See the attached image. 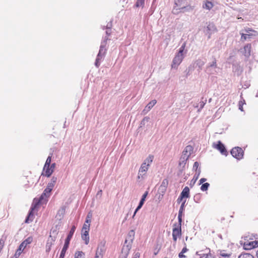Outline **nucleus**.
Masks as SVG:
<instances>
[{
  "instance_id": "nucleus-1",
  "label": "nucleus",
  "mask_w": 258,
  "mask_h": 258,
  "mask_svg": "<svg viewBox=\"0 0 258 258\" xmlns=\"http://www.w3.org/2000/svg\"><path fill=\"white\" fill-rule=\"evenodd\" d=\"M154 159V156L149 155L144 161L143 163L141 164V167L139 170L138 174V179H143L145 178L146 173L148 170L149 167L151 165Z\"/></svg>"
},
{
  "instance_id": "nucleus-2",
  "label": "nucleus",
  "mask_w": 258,
  "mask_h": 258,
  "mask_svg": "<svg viewBox=\"0 0 258 258\" xmlns=\"http://www.w3.org/2000/svg\"><path fill=\"white\" fill-rule=\"evenodd\" d=\"M49 195L44 192H43L38 200L36 199H34V202H36L35 205L34 207L32 206V207L31 208V211L29 212V214L25 220L26 223H29V220H30L31 221L33 220V214L32 213V211L35 209V206L37 204H45L47 202L48 198L49 197Z\"/></svg>"
},
{
  "instance_id": "nucleus-3",
  "label": "nucleus",
  "mask_w": 258,
  "mask_h": 258,
  "mask_svg": "<svg viewBox=\"0 0 258 258\" xmlns=\"http://www.w3.org/2000/svg\"><path fill=\"white\" fill-rule=\"evenodd\" d=\"M241 35V41H250L252 39L254 38L258 33L255 30L249 28H245L240 32Z\"/></svg>"
},
{
  "instance_id": "nucleus-4",
  "label": "nucleus",
  "mask_w": 258,
  "mask_h": 258,
  "mask_svg": "<svg viewBox=\"0 0 258 258\" xmlns=\"http://www.w3.org/2000/svg\"><path fill=\"white\" fill-rule=\"evenodd\" d=\"M185 47V43H184L181 46L178 52L176 54L175 57H174V58L173 59L172 63L171 64L172 68L177 69L178 66L182 62V61L184 58L183 52L184 50Z\"/></svg>"
},
{
  "instance_id": "nucleus-5",
  "label": "nucleus",
  "mask_w": 258,
  "mask_h": 258,
  "mask_svg": "<svg viewBox=\"0 0 258 258\" xmlns=\"http://www.w3.org/2000/svg\"><path fill=\"white\" fill-rule=\"evenodd\" d=\"M108 40V38L107 37H105L104 40L103 42H101L99 53L97 56V58L96 59V61L95 62V65L96 67L98 68L100 64V61L102 59H103L106 49L105 48V45L106 44V41Z\"/></svg>"
},
{
  "instance_id": "nucleus-6",
  "label": "nucleus",
  "mask_w": 258,
  "mask_h": 258,
  "mask_svg": "<svg viewBox=\"0 0 258 258\" xmlns=\"http://www.w3.org/2000/svg\"><path fill=\"white\" fill-rule=\"evenodd\" d=\"M33 238L32 237H29L23 241L21 244L19 245L18 249L15 252L14 257L15 258H18L23 250L25 248L27 245L32 242Z\"/></svg>"
},
{
  "instance_id": "nucleus-7",
  "label": "nucleus",
  "mask_w": 258,
  "mask_h": 258,
  "mask_svg": "<svg viewBox=\"0 0 258 258\" xmlns=\"http://www.w3.org/2000/svg\"><path fill=\"white\" fill-rule=\"evenodd\" d=\"M218 70L219 68L217 67L216 59L214 58L213 61L207 66L205 71L208 74L214 75L218 73Z\"/></svg>"
},
{
  "instance_id": "nucleus-8",
  "label": "nucleus",
  "mask_w": 258,
  "mask_h": 258,
  "mask_svg": "<svg viewBox=\"0 0 258 258\" xmlns=\"http://www.w3.org/2000/svg\"><path fill=\"white\" fill-rule=\"evenodd\" d=\"M231 154L233 157L239 160L243 158V151L240 147H234L231 150Z\"/></svg>"
},
{
  "instance_id": "nucleus-9",
  "label": "nucleus",
  "mask_w": 258,
  "mask_h": 258,
  "mask_svg": "<svg viewBox=\"0 0 258 258\" xmlns=\"http://www.w3.org/2000/svg\"><path fill=\"white\" fill-rule=\"evenodd\" d=\"M185 4V0H175V6L172 10V13L174 14H178L179 13V10Z\"/></svg>"
},
{
  "instance_id": "nucleus-10",
  "label": "nucleus",
  "mask_w": 258,
  "mask_h": 258,
  "mask_svg": "<svg viewBox=\"0 0 258 258\" xmlns=\"http://www.w3.org/2000/svg\"><path fill=\"white\" fill-rule=\"evenodd\" d=\"M216 3V0H204L203 4V8L210 11Z\"/></svg>"
},
{
  "instance_id": "nucleus-11",
  "label": "nucleus",
  "mask_w": 258,
  "mask_h": 258,
  "mask_svg": "<svg viewBox=\"0 0 258 258\" xmlns=\"http://www.w3.org/2000/svg\"><path fill=\"white\" fill-rule=\"evenodd\" d=\"M213 147L218 150L222 154L226 155L227 152L224 145L220 142L218 141L217 144L213 143Z\"/></svg>"
},
{
  "instance_id": "nucleus-12",
  "label": "nucleus",
  "mask_w": 258,
  "mask_h": 258,
  "mask_svg": "<svg viewBox=\"0 0 258 258\" xmlns=\"http://www.w3.org/2000/svg\"><path fill=\"white\" fill-rule=\"evenodd\" d=\"M105 243V241H102L98 244L96 252L97 254L103 255L106 250Z\"/></svg>"
},
{
  "instance_id": "nucleus-13",
  "label": "nucleus",
  "mask_w": 258,
  "mask_h": 258,
  "mask_svg": "<svg viewBox=\"0 0 258 258\" xmlns=\"http://www.w3.org/2000/svg\"><path fill=\"white\" fill-rule=\"evenodd\" d=\"M172 231V235L180 236L181 235V223L174 224Z\"/></svg>"
},
{
  "instance_id": "nucleus-14",
  "label": "nucleus",
  "mask_w": 258,
  "mask_h": 258,
  "mask_svg": "<svg viewBox=\"0 0 258 258\" xmlns=\"http://www.w3.org/2000/svg\"><path fill=\"white\" fill-rule=\"evenodd\" d=\"M251 52V44H247L245 45L243 48L241 49V52L247 58L249 57L250 55Z\"/></svg>"
},
{
  "instance_id": "nucleus-15",
  "label": "nucleus",
  "mask_w": 258,
  "mask_h": 258,
  "mask_svg": "<svg viewBox=\"0 0 258 258\" xmlns=\"http://www.w3.org/2000/svg\"><path fill=\"white\" fill-rule=\"evenodd\" d=\"M193 151V148L190 145H188L185 147L184 150L182 152V156L188 159L189 157Z\"/></svg>"
},
{
  "instance_id": "nucleus-16",
  "label": "nucleus",
  "mask_w": 258,
  "mask_h": 258,
  "mask_svg": "<svg viewBox=\"0 0 258 258\" xmlns=\"http://www.w3.org/2000/svg\"><path fill=\"white\" fill-rule=\"evenodd\" d=\"M157 101L156 100H153L150 101L145 107L144 109L142 111V114H147L152 108V107L156 104Z\"/></svg>"
},
{
  "instance_id": "nucleus-17",
  "label": "nucleus",
  "mask_w": 258,
  "mask_h": 258,
  "mask_svg": "<svg viewBox=\"0 0 258 258\" xmlns=\"http://www.w3.org/2000/svg\"><path fill=\"white\" fill-rule=\"evenodd\" d=\"M130 249L131 247L130 246L128 245H124L122 248L121 254L120 255L119 258H127Z\"/></svg>"
},
{
  "instance_id": "nucleus-18",
  "label": "nucleus",
  "mask_w": 258,
  "mask_h": 258,
  "mask_svg": "<svg viewBox=\"0 0 258 258\" xmlns=\"http://www.w3.org/2000/svg\"><path fill=\"white\" fill-rule=\"evenodd\" d=\"M55 167V163H52L49 166L47 167L45 169H43L45 170V174L46 176L49 177L51 174L53 173L54 168Z\"/></svg>"
},
{
  "instance_id": "nucleus-19",
  "label": "nucleus",
  "mask_w": 258,
  "mask_h": 258,
  "mask_svg": "<svg viewBox=\"0 0 258 258\" xmlns=\"http://www.w3.org/2000/svg\"><path fill=\"white\" fill-rule=\"evenodd\" d=\"M54 240L53 238L51 237V236H50L49 238L47 240V242L46 244V252H49L50 250L52 245L54 243Z\"/></svg>"
},
{
  "instance_id": "nucleus-20",
  "label": "nucleus",
  "mask_w": 258,
  "mask_h": 258,
  "mask_svg": "<svg viewBox=\"0 0 258 258\" xmlns=\"http://www.w3.org/2000/svg\"><path fill=\"white\" fill-rule=\"evenodd\" d=\"M185 201H184L181 205L178 215V222L181 223L182 222V213L183 211L184 210V205H185Z\"/></svg>"
},
{
  "instance_id": "nucleus-21",
  "label": "nucleus",
  "mask_w": 258,
  "mask_h": 258,
  "mask_svg": "<svg viewBox=\"0 0 258 258\" xmlns=\"http://www.w3.org/2000/svg\"><path fill=\"white\" fill-rule=\"evenodd\" d=\"M76 227L75 225H73L65 240V242L67 243H70V241L72 239L73 235L76 230Z\"/></svg>"
},
{
  "instance_id": "nucleus-22",
  "label": "nucleus",
  "mask_w": 258,
  "mask_h": 258,
  "mask_svg": "<svg viewBox=\"0 0 258 258\" xmlns=\"http://www.w3.org/2000/svg\"><path fill=\"white\" fill-rule=\"evenodd\" d=\"M192 7L190 6H186V4H185L180 9V10H179V13H185L187 12H190L192 11Z\"/></svg>"
},
{
  "instance_id": "nucleus-23",
  "label": "nucleus",
  "mask_w": 258,
  "mask_h": 258,
  "mask_svg": "<svg viewBox=\"0 0 258 258\" xmlns=\"http://www.w3.org/2000/svg\"><path fill=\"white\" fill-rule=\"evenodd\" d=\"M189 189L187 186H185L181 191L180 195L182 197L187 198L189 197Z\"/></svg>"
},
{
  "instance_id": "nucleus-24",
  "label": "nucleus",
  "mask_w": 258,
  "mask_h": 258,
  "mask_svg": "<svg viewBox=\"0 0 258 258\" xmlns=\"http://www.w3.org/2000/svg\"><path fill=\"white\" fill-rule=\"evenodd\" d=\"M69 243L64 242V244L63 248L60 252L59 258H64L66 251L69 247Z\"/></svg>"
},
{
  "instance_id": "nucleus-25",
  "label": "nucleus",
  "mask_w": 258,
  "mask_h": 258,
  "mask_svg": "<svg viewBox=\"0 0 258 258\" xmlns=\"http://www.w3.org/2000/svg\"><path fill=\"white\" fill-rule=\"evenodd\" d=\"M206 250H208V253L201 254L200 253V252L197 251L196 252V255H199L200 256V258H209V256H211V255L210 253V249L209 248H207Z\"/></svg>"
},
{
  "instance_id": "nucleus-26",
  "label": "nucleus",
  "mask_w": 258,
  "mask_h": 258,
  "mask_svg": "<svg viewBox=\"0 0 258 258\" xmlns=\"http://www.w3.org/2000/svg\"><path fill=\"white\" fill-rule=\"evenodd\" d=\"M56 180L57 177L55 176H52L50 182L48 183L47 186H48V187L51 188H53L56 182Z\"/></svg>"
},
{
  "instance_id": "nucleus-27",
  "label": "nucleus",
  "mask_w": 258,
  "mask_h": 258,
  "mask_svg": "<svg viewBox=\"0 0 258 258\" xmlns=\"http://www.w3.org/2000/svg\"><path fill=\"white\" fill-rule=\"evenodd\" d=\"M145 201V200L141 199V200H140V202L139 203V205L138 206L137 208L135 210V211L134 212V215H133V217H134V216H135L136 213L142 208V207L143 206Z\"/></svg>"
},
{
  "instance_id": "nucleus-28",
  "label": "nucleus",
  "mask_w": 258,
  "mask_h": 258,
  "mask_svg": "<svg viewBox=\"0 0 258 258\" xmlns=\"http://www.w3.org/2000/svg\"><path fill=\"white\" fill-rule=\"evenodd\" d=\"M187 160V158L181 155L179 160V165L184 167Z\"/></svg>"
},
{
  "instance_id": "nucleus-29",
  "label": "nucleus",
  "mask_w": 258,
  "mask_h": 258,
  "mask_svg": "<svg viewBox=\"0 0 258 258\" xmlns=\"http://www.w3.org/2000/svg\"><path fill=\"white\" fill-rule=\"evenodd\" d=\"M75 258H85V253L80 251L76 252Z\"/></svg>"
},
{
  "instance_id": "nucleus-30",
  "label": "nucleus",
  "mask_w": 258,
  "mask_h": 258,
  "mask_svg": "<svg viewBox=\"0 0 258 258\" xmlns=\"http://www.w3.org/2000/svg\"><path fill=\"white\" fill-rule=\"evenodd\" d=\"M206 102V99L205 100H202L200 102V103L196 106V107H199V109H198V111H200L205 106V103Z\"/></svg>"
},
{
  "instance_id": "nucleus-31",
  "label": "nucleus",
  "mask_w": 258,
  "mask_h": 258,
  "mask_svg": "<svg viewBox=\"0 0 258 258\" xmlns=\"http://www.w3.org/2000/svg\"><path fill=\"white\" fill-rule=\"evenodd\" d=\"M51 156H49L46 159V161L45 162V165L43 167V169H45V168H46L47 167L49 166V165H50V163H51Z\"/></svg>"
},
{
  "instance_id": "nucleus-32",
  "label": "nucleus",
  "mask_w": 258,
  "mask_h": 258,
  "mask_svg": "<svg viewBox=\"0 0 258 258\" xmlns=\"http://www.w3.org/2000/svg\"><path fill=\"white\" fill-rule=\"evenodd\" d=\"M238 258H254V256L250 253H245L241 254Z\"/></svg>"
},
{
  "instance_id": "nucleus-33",
  "label": "nucleus",
  "mask_w": 258,
  "mask_h": 258,
  "mask_svg": "<svg viewBox=\"0 0 258 258\" xmlns=\"http://www.w3.org/2000/svg\"><path fill=\"white\" fill-rule=\"evenodd\" d=\"M210 186V184L208 182L203 183L201 186V190L205 191L208 190L209 187Z\"/></svg>"
},
{
  "instance_id": "nucleus-34",
  "label": "nucleus",
  "mask_w": 258,
  "mask_h": 258,
  "mask_svg": "<svg viewBox=\"0 0 258 258\" xmlns=\"http://www.w3.org/2000/svg\"><path fill=\"white\" fill-rule=\"evenodd\" d=\"M145 3V0H137L136 6L137 7H143Z\"/></svg>"
},
{
  "instance_id": "nucleus-35",
  "label": "nucleus",
  "mask_w": 258,
  "mask_h": 258,
  "mask_svg": "<svg viewBox=\"0 0 258 258\" xmlns=\"http://www.w3.org/2000/svg\"><path fill=\"white\" fill-rule=\"evenodd\" d=\"M92 214L91 212H89L86 217L85 222L86 223L90 224L91 222V218H92Z\"/></svg>"
},
{
  "instance_id": "nucleus-36",
  "label": "nucleus",
  "mask_w": 258,
  "mask_h": 258,
  "mask_svg": "<svg viewBox=\"0 0 258 258\" xmlns=\"http://www.w3.org/2000/svg\"><path fill=\"white\" fill-rule=\"evenodd\" d=\"M199 164L198 162H195L193 165V169L195 170L198 173V175L200 174V170H198V168L199 167Z\"/></svg>"
},
{
  "instance_id": "nucleus-37",
  "label": "nucleus",
  "mask_w": 258,
  "mask_h": 258,
  "mask_svg": "<svg viewBox=\"0 0 258 258\" xmlns=\"http://www.w3.org/2000/svg\"><path fill=\"white\" fill-rule=\"evenodd\" d=\"M112 26V24H111V22H110V23H108L107 26H106V33L107 35H109L110 34V28Z\"/></svg>"
},
{
  "instance_id": "nucleus-38",
  "label": "nucleus",
  "mask_w": 258,
  "mask_h": 258,
  "mask_svg": "<svg viewBox=\"0 0 258 258\" xmlns=\"http://www.w3.org/2000/svg\"><path fill=\"white\" fill-rule=\"evenodd\" d=\"M197 65L199 67L200 69H201L202 67L204 65L205 62L202 60H198L196 61Z\"/></svg>"
},
{
  "instance_id": "nucleus-39",
  "label": "nucleus",
  "mask_w": 258,
  "mask_h": 258,
  "mask_svg": "<svg viewBox=\"0 0 258 258\" xmlns=\"http://www.w3.org/2000/svg\"><path fill=\"white\" fill-rule=\"evenodd\" d=\"M90 225V224L86 223V222H85V223L83 225L82 231L89 230Z\"/></svg>"
},
{
  "instance_id": "nucleus-40",
  "label": "nucleus",
  "mask_w": 258,
  "mask_h": 258,
  "mask_svg": "<svg viewBox=\"0 0 258 258\" xmlns=\"http://www.w3.org/2000/svg\"><path fill=\"white\" fill-rule=\"evenodd\" d=\"M244 248L246 250H250L252 249L251 246L250 242H249L248 243H245L244 244Z\"/></svg>"
},
{
  "instance_id": "nucleus-41",
  "label": "nucleus",
  "mask_w": 258,
  "mask_h": 258,
  "mask_svg": "<svg viewBox=\"0 0 258 258\" xmlns=\"http://www.w3.org/2000/svg\"><path fill=\"white\" fill-rule=\"evenodd\" d=\"M82 238L85 241L86 244H88L89 242V236H82Z\"/></svg>"
},
{
  "instance_id": "nucleus-42",
  "label": "nucleus",
  "mask_w": 258,
  "mask_h": 258,
  "mask_svg": "<svg viewBox=\"0 0 258 258\" xmlns=\"http://www.w3.org/2000/svg\"><path fill=\"white\" fill-rule=\"evenodd\" d=\"M52 189V188L48 187V186H47L46 188L43 191V192L50 196V194Z\"/></svg>"
},
{
  "instance_id": "nucleus-43",
  "label": "nucleus",
  "mask_w": 258,
  "mask_h": 258,
  "mask_svg": "<svg viewBox=\"0 0 258 258\" xmlns=\"http://www.w3.org/2000/svg\"><path fill=\"white\" fill-rule=\"evenodd\" d=\"M52 189V188L48 187V186H47L46 188L43 191V192L50 196V194Z\"/></svg>"
},
{
  "instance_id": "nucleus-44",
  "label": "nucleus",
  "mask_w": 258,
  "mask_h": 258,
  "mask_svg": "<svg viewBox=\"0 0 258 258\" xmlns=\"http://www.w3.org/2000/svg\"><path fill=\"white\" fill-rule=\"evenodd\" d=\"M252 248L256 247L258 246V241H253L250 242Z\"/></svg>"
},
{
  "instance_id": "nucleus-45",
  "label": "nucleus",
  "mask_w": 258,
  "mask_h": 258,
  "mask_svg": "<svg viewBox=\"0 0 258 258\" xmlns=\"http://www.w3.org/2000/svg\"><path fill=\"white\" fill-rule=\"evenodd\" d=\"M149 120H150V117H148V116L145 117L143 119V120H142L141 124L142 125H145V122H148L149 121Z\"/></svg>"
},
{
  "instance_id": "nucleus-46",
  "label": "nucleus",
  "mask_w": 258,
  "mask_h": 258,
  "mask_svg": "<svg viewBox=\"0 0 258 258\" xmlns=\"http://www.w3.org/2000/svg\"><path fill=\"white\" fill-rule=\"evenodd\" d=\"M168 184V181L166 179H164L163 180V181H162V184L160 186V187L161 188H162L163 187L164 189H165L166 188V185H167Z\"/></svg>"
},
{
  "instance_id": "nucleus-47",
  "label": "nucleus",
  "mask_w": 258,
  "mask_h": 258,
  "mask_svg": "<svg viewBox=\"0 0 258 258\" xmlns=\"http://www.w3.org/2000/svg\"><path fill=\"white\" fill-rule=\"evenodd\" d=\"M89 230L82 231V236H89Z\"/></svg>"
},
{
  "instance_id": "nucleus-48",
  "label": "nucleus",
  "mask_w": 258,
  "mask_h": 258,
  "mask_svg": "<svg viewBox=\"0 0 258 258\" xmlns=\"http://www.w3.org/2000/svg\"><path fill=\"white\" fill-rule=\"evenodd\" d=\"M243 102L242 101L239 102V109H240L241 111H243Z\"/></svg>"
},
{
  "instance_id": "nucleus-49",
  "label": "nucleus",
  "mask_w": 258,
  "mask_h": 258,
  "mask_svg": "<svg viewBox=\"0 0 258 258\" xmlns=\"http://www.w3.org/2000/svg\"><path fill=\"white\" fill-rule=\"evenodd\" d=\"M140 256V253L138 252H136L134 253L133 258H139Z\"/></svg>"
},
{
  "instance_id": "nucleus-50",
  "label": "nucleus",
  "mask_w": 258,
  "mask_h": 258,
  "mask_svg": "<svg viewBox=\"0 0 258 258\" xmlns=\"http://www.w3.org/2000/svg\"><path fill=\"white\" fill-rule=\"evenodd\" d=\"M183 198H184L182 197V196L180 195L177 200V203H180L182 201V200Z\"/></svg>"
},
{
  "instance_id": "nucleus-51",
  "label": "nucleus",
  "mask_w": 258,
  "mask_h": 258,
  "mask_svg": "<svg viewBox=\"0 0 258 258\" xmlns=\"http://www.w3.org/2000/svg\"><path fill=\"white\" fill-rule=\"evenodd\" d=\"M148 191H146L142 196V199L145 200L148 195Z\"/></svg>"
},
{
  "instance_id": "nucleus-52",
  "label": "nucleus",
  "mask_w": 258,
  "mask_h": 258,
  "mask_svg": "<svg viewBox=\"0 0 258 258\" xmlns=\"http://www.w3.org/2000/svg\"><path fill=\"white\" fill-rule=\"evenodd\" d=\"M207 180L206 178H202L200 180V184H202Z\"/></svg>"
},
{
  "instance_id": "nucleus-53",
  "label": "nucleus",
  "mask_w": 258,
  "mask_h": 258,
  "mask_svg": "<svg viewBox=\"0 0 258 258\" xmlns=\"http://www.w3.org/2000/svg\"><path fill=\"white\" fill-rule=\"evenodd\" d=\"M178 256L179 258H182V257H185V256L184 255H183V253H182V252H180L179 254H178Z\"/></svg>"
},
{
  "instance_id": "nucleus-54",
  "label": "nucleus",
  "mask_w": 258,
  "mask_h": 258,
  "mask_svg": "<svg viewBox=\"0 0 258 258\" xmlns=\"http://www.w3.org/2000/svg\"><path fill=\"white\" fill-rule=\"evenodd\" d=\"M102 257L103 255L101 254H97V253L96 252V254L94 258H102Z\"/></svg>"
},
{
  "instance_id": "nucleus-55",
  "label": "nucleus",
  "mask_w": 258,
  "mask_h": 258,
  "mask_svg": "<svg viewBox=\"0 0 258 258\" xmlns=\"http://www.w3.org/2000/svg\"><path fill=\"white\" fill-rule=\"evenodd\" d=\"M187 250H188V249H187V248L186 247H184L182 248L181 252H182V253H184L186 252Z\"/></svg>"
},
{
  "instance_id": "nucleus-56",
  "label": "nucleus",
  "mask_w": 258,
  "mask_h": 258,
  "mask_svg": "<svg viewBox=\"0 0 258 258\" xmlns=\"http://www.w3.org/2000/svg\"><path fill=\"white\" fill-rule=\"evenodd\" d=\"M173 236V240L175 242H176V240H177V237L178 236H176V235H172Z\"/></svg>"
},
{
  "instance_id": "nucleus-57",
  "label": "nucleus",
  "mask_w": 258,
  "mask_h": 258,
  "mask_svg": "<svg viewBox=\"0 0 258 258\" xmlns=\"http://www.w3.org/2000/svg\"><path fill=\"white\" fill-rule=\"evenodd\" d=\"M221 256H222L223 257L229 256L228 254H225V253H221Z\"/></svg>"
},
{
  "instance_id": "nucleus-58",
  "label": "nucleus",
  "mask_w": 258,
  "mask_h": 258,
  "mask_svg": "<svg viewBox=\"0 0 258 258\" xmlns=\"http://www.w3.org/2000/svg\"><path fill=\"white\" fill-rule=\"evenodd\" d=\"M198 176L196 177L195 179H193V184H194L195 183V182L196 181L197 179H198Z\"/></svg>"
},
{
  "instance_id": "nucleus-59",
  "label": "nucleus",
  "mask_w": 258,
  "mask_h": 258,
  "mask_svg": "<svg viewBox=\"0 0 258 258\" xmlns=\"http://www.w3.org/2000/svg\"><path fill=\"white\" fill-rule=\"evenodd\" d=\"M132 234L133 235L134 234V231L133 230H132L130 232V233L129 234L131 235V234Z\"/></svg>"
},
{
  "instance_id": "nucleus-60",
  "label": "nucleus",
  "mask_w": 258,
  "mask_h": 258,
  "mask_svg": "<svg viewBox=\"0 0 258 258\" xmlns=\"http://www.w3.org/2000/svg\"><path fill=\"white\" fill-rule=\"evenodd\" d=\"M256 256H257V258H258V250L256 251Z\"/></svg>"
},
{
  "instance_id": "nucleus-61",
  "label": "nucleus",
  "mask_w": 258,
  "mask_h": 258,
  "mask_svg": "<svg viewBox=\"0 0 258 258\" xmlns=\"http://www.w3.org/2000/svg\"><path fill=\"white\" fill-rule=\"evenodd\" d=\"M61 212L62 213L63 212V210H59V212Z\"/></svg>"
}]
</instances>
